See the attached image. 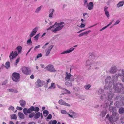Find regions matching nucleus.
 <instances>
[{"instance_id": "obj_19", "label": "nucleus", "mask_w": 124, "mask_h": 124, "mask_svg": "<svg viewBox=\"0 0 124 124\" xmlns=\"http://www.w3.org/2000/svg\"><path fill=\"white\" fill-rule=\"evenodd\" d=\"M114 118H115V117H114L111 116L109 117L108 120L110 123H113V122H114Z\"/></svg>"}, {"instance_id": "obj_10", "label": "nucleus", "mask_w": 124, "mask_h": 124, "mask_svg": "<svg viewBox=\"0 0 124 124\" xmlns=\"http://www.w3.org/2000/svg\"><path fill=\"white\" fill-rule=\"evenodd\" d=\"M54 46V45H51L49 47V48H48V49L47 51L46 52V56H47L49 55L50 53L51 50L52 49Z\"/></svg>"}, {"instance_id": "obj_18", "label": "nucleus", "mask_w": 124, "mask_h": 124, "mask_svg": "<svg viewBox=\"0 0 124 124\" xmlns=\"http://www.w3.org/2000/svg\"><path fill=\"white\" fill-rule=\"evenodd\" d=\"M5 65L6 66H5L3 64H2L1 67H5L7 69H8L10 67V62H7L5 64Z\"/></svg>"}, {"instance_id": "obj_45", "label": "nucleus", "mask_w": 124, "mask_h": 124, "mask_svg": "<svg viewBox=\"0 0 124 124\" xmlns=\"http://www.w3.org/2000/svg\"><path fill=\"white\" fill-rule=\"evenodd\" d=\"M91 85H90L89 84L85 86V87L86 89L88 90L89 88L91 87Z\"/></svg>"}, {"instance_id": "obj_52", "label": "nucleus", "mask_w": 124, "mask_h": 124, "mask_svg": "<svg viewBox=\"0 0 124 124\" xmlns=\"http://www.w3.org/2000/svg\"><path fill=\"white\" fill-rule=\"evenodd\" d=\"M61 113L62 114H66L67 112L66 111L64 110H62L61 111Z\"/></svg>"}, {"instance_id": "obj_21", "label": "nucleus", "mask_w": 124, "mask_h": 124, "mask_svg": "<svg viewBox=\"0 0 124 124\" xmlns=\"http://www.w3.org/2000/svg\"><path fill=\"white\" fill-rule=\"evenodd\" d=\"M13 53V55L11 57V59H12L14 58H16L18 54V53L16 51H14Z\"/></svg>"}, {"instance_id": "obj_9", "label": "nucleus", "mask_w": 124, "mask_h": 124, "mask_svg": "<svg viewBox=\"0 0 124 124\" xmlns=\"http://www.w3.org/2000/svg\"><path fill=\"white\" fill-rule=\"evenodd\" d=\"M59 103L61 105L67 106H70V105L64 101L62 99H61L59 101Z\"/></svg>"}, {"instance_id": "obj_47", "label": "nucleus", "mask_w": 124, "mask_h": 124, "mask_svg": "<svg viewBox=\"0 0 124 124\" xmlns=\"http://www.w3.org/2000/svg\"><path fill=\"white\" fill-rule=\"evenodd\" d=\"M52 117V116L51 114H49L48 116L47 117V118L48 119H50Z\"/></svg>"}, {"instance_id": "obj_38", "label": "nucleus", "mask_w": 124, "mask_h": 124, "mask_svg": "<svg viewBox=\"0 0 124 124\" xmlns=\"http://www.w3.org/2000/svg\"><path fill=\"white\" fill-rule=\"evenodd\" d=\"M41 6H40L36 10L35 12L36 13H38L40 11L41 8Z\"/></svg>"}, {"instance_id": "obj_43", "label": "nucleus", "mask_w": 124, "mask_h": 124, "mask_svg": "<svg viewBox=\"0 0 124 124\" xmlns=\"http://www.w3.org/2000/svg\"><path fill=\"white\" fill-rule=\"evenodd\" d=\"M106 114V112L104 111H103L101 112V115L102 117H104Z\"/></svg>"}, {"instance_id": "obj_3", "label": "nucleus", "mask_w": 124, "mask_h": 124, "mask_svg": "<svg viewBox=\"0 0 124 124\" xmlns=\"http://www.w3.org/2000/svg\"><path fill=\"white\" fill-rule=\"evenodd\" d=\"M19 78V74L16 72L13 73L12 76V79L14 81L17 82L18 81Z\"/></svg>"}, {"instance_id": "obj_8", "label": "nucleus", "mask_w": 124, "mask_h": 124, "mask_svg": "<svg viewBox=\"0 0 124 124\" xmlns=\"http://www.w3.org/2000/svg\"><path fill=\"white\" fill-rule=\"evenodd\" d=\"M63 26V25H62L61 26H58L56 27L54 29H53L52 31L54 33L57 32V31L61 30Z\"/></svg>"}, {"instance_id": "obj_62", "label": "nucleus", "mask_w": 124, "mask_h": 124, "mask_svg": "<svg viewBox=\"0 0 124 124\" xmlns=\"http://www.w3.org/2000/svg\"><path fill=\"white\" fill-rule=\"evenodd\" d=\"M83 33H82L79 34L78 36L79 37H81L83 36Z\"/></svg>"}, {"instance_id": "obj_64", "label": "nucleus", "mask_w": 124, "mask_h": 124, "mask_svg": "<svg viewBox=\"0 0 124 124\" xmlns=\"http://www.w3.org/2000/svg\"><path fill=\"white\" fill-rule=\"evenodd\" d=\"M28 124H35L33 122H30Z\"/></svg>"}, {"instance_id": "obj_2", "label": "nucleus", "mask_w": 124, "mask_h": 124, "mask_svg": "<svg viewBox=\"0 0 124 124\" xmlns=\"http://www.w3.org/2000/svg\"><path fill=\"white\" fill-rule=\"evenodd\" d=\"M114 88L116 92H122V90H124V88L123 87V85L121 83H117Z\"/></svg>"}, {"instance_id": "obj_50", "label": "nucleus", "mask_w": 124, "mask_h": 124, "mask_svg": "<svg viewBox=\"0 0 124 124\" xmlns=\"http://www.w3.org/2000/svg\"><path fill=\"white\" fill-rule=\"evenodd\" d=\"M114 117H115V118H114V122H116V121L117 119L119 118V116H114Z\"/></svg>"}, {"instance_id": "obj_46", "label": "nucleus", "mask_w": 124, "mask_h": 124, "mask_svg": "<svg viewBox=\"0 0 124 124\" xmlns=\"http://www.w3.org/2000/svg\"><path fill=\"white\" fill-rule=\"evenodd\" d=\"M64 23L63 22H62L60 23H57V25L58 26H61L62 24H63Z\"/></svg>"}, {"instance_id": "obj_53", "label": "nucleus", "mask_w": 124, "mask_h": 124, "mask_svg": "<svg viewBox=\"0 0 124 124\" xmlns=\"http://www.w3.org/2000/svg\"><path fill=\"white\" fill-rule=\"evenodd\" d=\"M16 109L18 110H21L23 109V108L22 107H18V106L17 107Z\"/></svg>"}, {"instance_id": "obj_58", "label": "nucleus", "mask_w": 124, "mask_h": 124, "mask_svg": "<svg viewBox=\"0 0 124 124\" xmlns=\"http://www.w3.org/2000/svg\"><path fill=\"white\" fill-rule=\"evenodd\" d=\"M121 122L122 123H124V118H121Z\"/></svg>"}, {"instance_id": "obj_13", "label": "nucleus", "mask_w": 124, "mask_h": 124, "mask_svg": "<svg viewBox=\"0 0 124 124\" xmlns=\"http://www.w3.org/2000/svg\"><path fill=\"white\" fill-rule=\"evenodd\" d=\"M117 69L116 66L112 67L110 70V72L112 73H114L117 71Z\"/></svg>"}, {"instance_id": "obj_61", "label": "nucleus", "mask_w": 124, "mask_h": 124, "mask_svg": "<svg viewBox=\"0 0 124 124\" xmlns=\"http://www.w3.org/2000/svg\"><path fill=\"white\" fill-rule=\"evenodd\" d=\"M33 48V47H31L29 49V50H28V51L27 53L26 54V55H27L28 54V53L30 51H31V49L32 48Z\"/></svg>"}, {"instance_id": "obj_28", "label": "nucleus", "mask_w": 124, "mask_h": 124, "mask_svg": "<svg viewBox=\"0 0 124 124\" xmlns=\"http://www.w3.org/2000/svg\"><path fill=\"white\" fill-rule=\"evenodd\" d=\"M48 114V111L46 110H45L43 112V114L44 116L45 117Z\"/></svg>"}, {"instance_id": "obj_49", "label": "nucleus", "mask_w": 124, "mask_h": 124, "mask_svg": "<svg viewBox=\"0 0 124 124\" xmlns=\"http://www.w3.org/2000/svg\"><path fill=\"white\" fill-rule=\"evenodd\" d=\"M85 23H81V25L79 26V27L80 28L84 27L85 26Z\"/></svg>"}, {"instance_id": "obj_54", "label": "nucleus", "mask_w": 124, "mask_h": 124, "mask_svg": "<svg viewBox=\"0 0 124 124\" xmlns=\"http://www.w3.org/2000/svg\"><path fill=\"white\" fill-rule=\"evenodd\" d=\"M86 15H87V17H88V14H87V13H83V17L84 18H85V16Z\"/></svg>"}, {"instance_id": "obj_36", "label": "nucleus", "mask_w": 124, "mask_h": 124, "mask_svg": "<svg viewBox=\"0 0 124 124\" xmlns=\"http://www.w3.org/2000/svg\"><path fill=\"white\" fill-rule=\"evenodd\" d=\"M65 84L67 86H71L72 85V83H69L68 81H67L65 82Z\"/></svg>"}, {"instance_id": "obj_59", "label": "nucleus", "mask_w": 124, "mask_h": 124, "mask_svg": "<svg viewBox=\"0 0 124 124\" xmlns=\"http://www.w3.org/2000/svg\"><path fill=\"white\" fill-rule=\"evenodd\" d=\"M54 27V26H50L49 27L47 28V30H49L51 28Z\"/></svg>"}, {"instance_id": "obj_37", "label": "nucleus", "mask_w": 124, "mask_h": 124, "mask_svg": "<svg viewBox=\"0 0 124 124\" xmlns=\"http://www.w3.org/2000/svg\"><path fill=\"white\" fill-rule=\"evenodd\" d=\"M109 110L110 112H112L114 110V107L110 105L109 107Z\"/></svg>"}, {"instance_id": "obj_44", "label": "nucleus", "mask_w": 124, "mask_h": 124, "mask_svg": "<svg viewBox=\"0 0 124 124\" xmlns=\"http://www.w3.org/2000/svg\"><path fill=\"white\" fill-rule=\"evenodd\" d=\"M20 60V58H18L16 60V62L15 63V64L16 65H17V63L19 62Z\"/></svg>"}, {"instance_id": "obj_6", "label": "nucleus", "mask_w": 124, "mask_h": 124, "mask_svg": "<svg viewBox=\"0 0 124 124\" xmlns=\"http://www.w3.org/2000/svg\"><path fill=\"white\" fill-rule=\"evenodd\" d=\"M66 74V77H65V80H69L70 81H73L74 80V79L73 78L71 77V74L70 73H68L67 72H66L65 73Z\"/></svg>"}, {"instance_id": "obj_35", "label": "nucleus", "mask_w": 124, "mask_h": 124, "mask_svg": "<svg viewBox=\"0 0 124 124\" xmlns=\"http://www.w3.org/2000/svg\"><path fill=\"white\" fill-rule=\"evenodd\" d=\"M54 11V10L53 9H51L50 10V11H51V12L49 15V17H52Z\"/></svg>"}, {"instance_id": "obj_5", "label": "nucleus", "mask_w": 124, "mask_h": 124, "mask_svg": "<svg viewBox=\"0 0 124 124\" xmlns=\"http://www.w3.org/2000/svg\"><path fill=\"white\" fill-rule=\"evenodd\" d=\"M45 69H46L48 71L52 72H55L56 71L54 66L51 64L48 65L45 68Z\"/></svg>"}, {"instance_id": "obj_25", "label": "nucleus", "mask_w": 124, "mask_h": 124, "mask_svg": "<svg viewBox=\"0 0 124 124\" xmlns=\"http://www.w3.org/2000/svg\"><path fill=\"white\" fill-rule=\"evenodd\" d=\"M91 62L89 60H87L86 62V63L85 66H89L90 67H91L90 65L91 64Z\"/></svg>"}, {"instance_id": "obj_55", "label": "nucleus", "mask_w": 124, "mask_h": 124, "mask_svg": "<svg viewBox=\"0 0 124 124\" xmlns=\"http://www.w3.org/2000/svg\"><path fill=\"white\" fill-rule=\"evenodd\" d=\"M120 22V21L119 20H117L114 24V25H116L118 24Z\"/></svg>"}, {"instance_id": "obj_15", "label": "nucleus", "mask_w": 124, "mask_h": 124, "mask_svg": "<svg viewBox=\"0 0 124 124\" xmlns=\"http://www.w3.org/2000/svg\"><path fill=\"white\" fill-rule=\"evenodd\" d=\"M18 115L19 117L21 119H23L25 118L24 115L21 112H19L18 113Z\"/></svg>"}, {"instance_id": "obj_31", "label": "nucleus", "mask_w": 124, "mask_h": 124, "mask_svg": "<svg viewBox=\"0 0 124 124\" xmlns=\"http://www.w3.org/2000/svg\"><path fill=\"white\" fill-rule=\"evenodd\" d=\"M61 88L62 89H63L65 91V92L66 93H68L69 94H70V91H69L68 90L66 89L65 88H63L62 87Z\"/></svg>"}, {"instance_id": "obj_23", "label": "nucleus", "mask_w": 124, "mask_h": 124, "mask_svg": "<svg viewBox=\"0 0 124 124\" xmlns=\"http://www.w3.org/2000/svg\"><path fill=\"white\" fill-rule=\"evenodd\" d=\"M40 113L39 112L36 113L34 115V118L35 119H37L39 118L40 116Z\"/></svg>"}, {"instance_id": "obj_11", "label": "nucleus", "mask_w": 124, "mask_h": 124, "mask_svg": "<svg viewBox=\"0 0 124 124\" xmlns=\"http://www.w3.org/2000/svg\"><path fill=\"white\" fill-rule=\"evenodd\" d=\"M74 49V48H70L69 50H67L61 53V54H65L69 53L73 51Z\"/></svg>"}, {"instance_id": "obj_60", "label": "nucleus", "mask_w": 124, "mask_h": 124, "mask_svg": "<svg viewBox=\"0 0 124 124\" xmlns=\"http://www.w3.org/2000/svg\"><path fill=\"white\" fill-rule=\"evenodd\" d=\"M13 51H12L11 53L10 54V55H9V57L10 58V59H12L11 58L12 56L13 55Z\"/></svg>"}, {"instance_id": "obj_1", "label": "nucleus", "mask_w": 124, "mask_h": 124, "mask_svg": "<svg viewBox=\"0 0 124 124\" xmlns=\"http://www.w3.org/2000/svg\"><path fill=\"white\" fill-rule=\"evenodd\" d=\"M39 110V109L38 107H36L35 108L33 106H31L28 109L26 108H24L23 109V112L24 114L27 115L28 113L30 114L32 111H35V112L36 113L38 112Z\"/></svg>"}, {"instance_id": "obj_51", "label": "nucleus", "mask_w": 124, "mask_h": 124, "mask_svg": "<svg viewBox=\"0 0 124 124\" xmlns=\"http://www.w3.org/2000/svg\"><path fill=\"white\" fill-rule=\"evenodd\" d=\"M42 55L41 53L39 54H38L37 56V59L39 58L40 57L42 56Z\"/></svg>"}, {"instance_id": "obj_33", "label": "nucleus", "mask_w": 124, "mask_h": 124, "mask_svg": "<svg viewBox=\"0 0 124 124\" xmlns=\"http://www.w3.org/2000/svg\"><path fill=\"white\" fill-rule=\"evenodd\" d=\"M57 123V121L54 120L53 121H50L48 123V124H56Z\"/></svg>"}, {"instance_id": "obj_48", "label": "nucleus", "mask_w": 124, "mask_h": 124, "mask_svg": "<svg viewBox=\"0 0 124 124\" xmlns=\"http://www.w3.org/2000/svg\"><path fill=\"white\" fill-rule=\"evenodd\" d=\"M14 109V107L10 106L8 108V109L9 110H13Z\"/></svg>"}, {"instance_id": "obj_12", "label": "nucleus", "mask_w": 124, "mask_h": 124, "mask_svg": "<svg viewBox=\"0 0 124 124\" xmlns=\"http://www.w3.org/2000/svg\"><path fill=\"white\" fill-rule=\"evenodd\" d=\"M108 8L106 6H105L104 7V11L105 12V14L107 17L109 18V14L108 11L107 10Z\"/></svg>"}, {"instance_id": "obj_26", "label": "nucleus", "mask_w": 124, "mask_h": 124, "mask_svg": "<svg viewBox=\"0 0 124 124\" xmlns=\"http://www.w3.org/2000/svg\"><path fill=\"white\" fill-rule=\"evenodd\" d=\"M122 76V75L121 74H116L114 77V79H115L116 80L118 79V77L119 76Z\"/></svg>"}, {"instance_id": "obj_17", "label": "nucleus", "mask_w": 124, "mask_h": 124, "mask_svg": "<svg viewBox=\"0 0 124 124\" xmlns=\"http://www.w3.org/2000/svg\"><path fill=\"white\" fill-rule=\"evenodd\" d=\"M19 103L21 106L23 107H24L26 104V102L24 100H21L20 101Z\"/></svg>"}, {"instance_id": "obj_20", "label": "nucleus", "mask_w": 124, "mask_h": 124, "mask_svg": "<svg viewBox=\"0 0 124 124\" xmlns=\"http://www.w3.org/2000/svg\"><path fill=\"white\" fill-rule=\"evenodd\" d=\"M124 4V1H120L117 4V7L118 8H119L120 7H122L123 6Z\"/></svg>"}, {"instance_id": "obj_40", "label": "nucleus", "mask_w": 124, "mask_h": 124, "mask_svg": "<svg viewBox=\"0 0 124 124\" xmlns=\"http://www.w3.org/2000/svg\"><path fill=\"white\" fill-rule=\"evenodd\" d=\"M111 78V77L110 76L107 77L105 79V81L106 82L108 83V82L109 81Z\"/></svg>"}, {"instance_id": "obj_22", "label": "nucleus", "mask_w": 124, "mask_h": 124, "mask_svg": "<svg viewBox=\"0 0 124 124\" xmlns=\"http://www.w3.org/2000/svg\"><path fill=\"white\" fill-rule=\"evenodd\" d=\"M8 91L10 92H13L16 93L18 92V91L17 90L12 88L9 89H8Z\"/></svg>"}, {"instance_id": "obj_4", "label": "nucleus", "mask_w": 124, "mask_h": 124, "mask_svg": "<svg viewBox=\"0 0 124 124\" xmlns=\"http://www.w3.org/2000/svg\"><path fill=\"white\" fill-rule=\"evenodd\" d=\"M22 71L24 74L27 75L29 74L31 71L30 69L26 67H23L22 68Z\"/></svg>"}, {"instance_id": "obj_24", "label": "nucleus", "mask_w": 124, "mask_h": 124, "mask_svg": "<svg viewBox=\"0 0 124 124\" xmlns=\"http://www.w3.org/2000/svg\"><path fill=\"white\" fill-rule=\"evenodd\" d=\"M11 118L12 119L16 120L17 116L16 114H13L11 115Z\"/></svg>"}, {"instance_id": "obj_27", "label": "nucleus", "mask_w": 124, "mask_h": 124, "mask_svg": "<svg viewBox=\"0 0 124 124\" xmlns=\"http://www.w3.org/2000/svg\"><path fill=\"white\" fill-rule=\"evenodd\" d=\"M55 88V84L54 83H51V85L48 88V89H54Z\"/></svg>"}, {"instance_id": "obj_34", "label": "nucleus", "mask_w": 124, "mask_h": 124, "mask_svg": "<svg viewBox=\"0 0 124 124\" xmlns=\"http://www.w3.org/2000/svg\"><path fill=\"white\" fill-rule=\"evenodd\" d=\"M27 43L29 45H31L32 44V42L31 40V38L27 40Z\"/></svg>"}, {"instance_id": "obj_30", "label": "nucleus", "mask_w": 124, "mask_h": 124, "mask_svg": "<svg viewBox=\"0 0 124 124\" xmlns=\"http://www.w3.org/2000/svg\"><path fill=\"white\" fill-rule=\"evenodd\" d=\"M17 50L18 51L19 53H21V50L22 49V47L20 46H19L16 48Z\"/></svg>"}, {"instance_id": "obj_16", "label": "nucleus", "mask_w": 124, "mask_h": 124, "mask_svg": "<svg viewBox=\"0 0 124 124\" xmlns=\"http://www.w3.org/2000/svg\"><path fill=\"white\" fill-rule=\"evenodd\" d=\"M113 96V94L110 92L108 94V97L109 101L111 100L112 99Z\"/></svg>"}, {"instance_id": "obj_41", "label": "nucleus", "mask_w": 124, "mask_h": 124, "mask_svg": "<svg viewBox=\"0 0 124 124\" xmlns=\"http://www.w3.org/2000/svg\"><path fill=\"white\" fill-rule=\"evenodd\" d=\"M35 115V113L34 112L31 113L29 115V117L30 118H31L33 117Z\"/></svg>"}, {"instance_id": "obj_14", "label": "nucleus", "mask_w": 124, "mask_h": 124, "mask_svg": "<svg viewBox=\"0 0 124 124\" xmlns=\"http://www.w3.org/2000/svg\"><path fill=\"white\" fill-rule=\"evenodd\" d=\"M93 4L92 2H89L87 6H88V9L89 10H91L93 8Z\"/></svg>"}, {"instance_id": "obj_42", "label": "nucleus", "mask_w": 124, "mask_h": 124, "mask_svg": "<svg viewBox=\"0 0 124 124\" xmlns=\"http://www.w3.org/2000/svg\"><path fill=\"white\" fill-rule=\"evenodd\" d=\"M91 32V30H89L87 31H85L84 32L82 33L83 35H86L88 34L89 33Z\"/></svg>"}, {"instance_id": "obj_7", "label": "nucleus", "mask_w": 124, "mask_h": 124, "mask_svg": "<svg viewBox=\"0 0 124 124\" xmlns=\"http://www.w3.org/2000/svg\"><path fill=\"white\" fill-rule=\"evenodd\" d=\"M45 82L41 81L39 79H38L35 83L36 85L38 87H41L45 85Z\"/></svg>"}, {"instance_id": "obj_32", "label": "nucleus", "mask_w": 124, "mask_h": 124, "mask_svg": "<svg viewBox=\"0 0 124 124\" xmlns=\"http://www.w3.org/2000/svg\"><path fill=\"white\" fill-rule=\"evenodd\" d=\"M37 28L36 27L35 28H34V29H33L32 31L31 32L33 33H34V34H33V35H32V36H33L34 35H35L36 34L37 32Z\"/></svg>"}, {"instance_id": "obj_63", "label": "nucleus", "mask_w": 124, "mask_h": 124, "mask_svg": "<svg viewBox=\"0 0 124 124\" xmlns=\"http://www.w3.org/2000/svg\"><path fill=\"white\" fill-rule=\"evenodd\" d=\"M30 78L33 79L34 78V76L33 75H31L30 77Z\"/></svg>"}, {"instance_id": "obj_29", "label": "nucleus", "mask_w": 124, "mask_h": 124, "mask_svg": "<svg viewBox=\"0 0 124 124\" xmlns=\"http://www.w3.org/2000/svg\"><path fill=\"white\" fill-rule=\"evenodd\" d=\"M124 112V108L123 107L120 108L119 110V112L120 114L123 113Z\"/></svg>"}, {"instance_id": "obj_57", "label": "nucleus", "mask_w": 124, "mask_h": 124, "mask_svg": "<svg viewBox=\"0 0 124 124\" xmlns=\"http://www.w3.org/2000/svg\"><path fill=\"white\" fill-rule=\"evenodd\" d=\"M88 5L87 0H85L84 3V5Z\"/></svg>"}, {"instance_id": "obj_56", "label": "nucleus", "mask_w": 124, "mask_h": 124, "mask_svg": "<svg viewBox=\"0 0 124 124\" xmlns=\"http://www.w3.org/2000/svg\"><path fill=\"white\" fill-rule=\"evenodd\" d=\"M40 47V45H39L37 46H36L35 48L34 49V50H36L37 49L39 48Z\"/></svg>"}, {"instance_id": "obj_39", "label": "nucleus", "mask_w": 124, "mask_h": 124, "mask_svg": "<svg viewBox=\"0 0 124 124\" xmlns=\"http://www.w3.org/2000/svg\"><path fill=\"white\" fill-rule=\"evenodd\" d=\"M39 33L37 34L34 37V38L35 40H38L39 37Z\"/></svg>"}]
</instances>
